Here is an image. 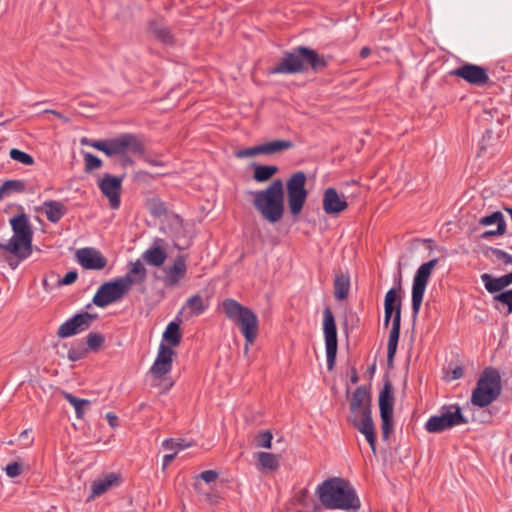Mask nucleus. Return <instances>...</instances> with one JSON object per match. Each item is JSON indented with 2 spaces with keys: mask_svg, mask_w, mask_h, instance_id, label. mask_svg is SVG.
<instances>
[{
  "mask_svg": "<svg viewBox=\"0 0 512 512\" xmlns=\"http://www.w3.org/2000/svg\"><path fill=\"white\" fill-rule=\"evenodd\" d=\"M328 66L327 59L314 49L306 46H297L283 53L282 59L268 69L269 74H298L310 68L320 72Z\"/></svg>",
  "mask_w": 512,
  "mask_h": 512,
  "instance_id": "obj_1",
  "label": "nucleus"
},
{
  "mask_svg": "<svg viewBox=\"0 0 512 512\" xmlns=\"http://www.w3.org/2000/svg\"><path fill=\"white\" fill-rule=\"evenodd\" d=\"M349 408V422L365 436L373 454H376V434L372 420L371 395L366 386L361 385L355 389L350 399Z\"/></svg>",
  "mask_w": 512,
  "mask_h": 512,
  "instance_id": "obj_2",
  "label": "nucleus"
},
{
  "mask_svg": "<svg viewBox=\"0 0 512 512\" xmlns=\"http://www.w3.org/2000/svg\"><path fill=\"white\" fill-rule=\"evenodd\" d=\"M320 502L329 509L353 510L360 508L355 489L341 478H330L317 488Z\"/></svg>",
  "mask_w": 512,
  "mask_h": 512,
  "instance_id": "obj_3",
  "label": "nucleus"
},
{
  "mask_svg": "<svg viewBox=\"0 0 512 512\" xmlns=\"http://www.w3.org/2000/svg\"><path fill=\"white\" fill-rule=\"evenodd\" d=\"M401 273H399L397 288H391L385 295L384 299V326L388 327L391 318L392 327L389 333V339L387 343V366L393 368L394 357L397 351L400 328H401V297L399 292L401 291Z\"/></svg>",
  "mask_w": 512,
  "mask_h": 512,
  "instance_id": "obj_4",
  "label": "nucleus"
},
{
  "mask_svg": "<svg viewBox=\"0 0 512 512\" xmlns=\"http://www.w3.org/2000/svg\"><path fill=\"white\" fill-rule=\"evenodd\" d=\"M253 206L269 223L280 221L284 215V187L281 179H275L263 190L252 191Z\"/></svg>",
  "mask_w": 512,
  "mask_h": 512,
  "instance_id": "obj_5",
  "label": "nucleus"
},
{
  "mask_svg": "<svg viewBox=\"0 0 512 512\" xmlns=\"http://www.w3.org/2000/svg\"><path fill=\"white\" fill-rule=\"evenodd\" d=\"M81 143L102 151L108 157L124 156L126 154L142 155L145 152L142 138L133 133H122L104 140L83 138Z\"/></svg>",
  "mask_w": 512,
  "mask_h": 512,
  "instance_id": "obj_6",
  "label": "nucleus"
},
{
  "mask_svg": "<svg viewBox=\"0 0 512 512\" xmlns=\"http://www.w3.org/2000/svg\"><path fill=\"white\" fill-rule=\"evenodd\" d=\"M222 309L226 317L239 327L246 341L245 352H247L249 345L253 344L258 336L257 315L250 308L232 298H227L222 302Z\"/></svg>",
  "mask_w": 512,
  "mask_h": 512,
  "instance_id": "obj_7",
  "label": "nucleus"
},
{
  "mask_svg": "<svg viewBox=\"0 0 512 512\" xmlns=\"http://www.w3.org/2000/svg\"><path fill=\"white\" fill-rule=\"evenodd\" d=\"M13 236L7 243H0V249L25 260L32 254L33 231L26 214L10 219Z\"/></svg>",
  "mask_w": 512,
  "mask_h": 512,
  "instance_id": "obj_8",
  "label": "nucleus"
},
{
  "mask_svg": "<svg viewBox=\"0 0 512 512\" xmlns=\"http://www.w3.org/2000/svg\"><path fill=\"white\" fill-rule=\"evenodd\" d=\"M502 392V380L500 372L494 367H486L477 381L476 387L471 395V403L477 407H487Z\"/></svg>",
  "mask_w": 512,
  "mask_h": 512,
  "instance_id": "obj_9",
  "label": "nucleus"
},
{
  "mask_svg": "<svg viewBox=\"0 0 512 512\" xmlns=\"http://www.w3.org/2000/svg\"><path fill=\"white\" fill-rule=\"evenodd\" d=\"M468 420L462 414L459 405L443 406L439 415L431 416L425 423V429L429 433H441L461 424H467Z\"/></svg>",
  "mask_w": 512,
  "mask_h": 512,
  "instance_id": "obj_10",
  "label": "nucleus"
},
{
  "mask_svg": "<svg viewBox=\"0 0 512 512\" xmlns=\"http://www.w3.org/2000/svg\"><path fill=\"white\" fill-rule=\"evenodd\" d=\"M306 174L298 171L291 175L286 182L287 200L292 215L297 216L301 213L307 199Z\"/></svg>",
  "mask_w": 512,
  "mask_h": 512,
  "instance_id": "obj_11",
  "label": "nucleus"
},
{
  "mask_svg": "<svg viewBox=\"0 0 512 512\" xmlns=\"http://www.w3.org/2000/svg\"><path fill=\"white\" fill-rule=\"evenodd\" d=\"M437 264V258L431 259L430 261L423 263L414 275L412 285V314L414 318L419 314L426 286L432 271Z\"/></svg>",
  "mask_w": 512,
  "mask_h": 512,
  "instance_id": "obj_12",
  "label": "nucleus"
},
{
  "mask_svg": "<svg viewBox=\"0 0 512 512\" xmlns=\"http://www.w3.org/2000/svg\"><path fill=\"white\" fill-rule=\"evenodd\" d=\"M129 292L128 280L116 278L103 283L95 293L92 302L97 307L104 308L119 301Z\"/></svg>",
  "mask_w": 512,
  "mask_h": 512,
  "instance_id": "obj_13",
  "label": "nucleus"
},
{
  "mask_svg": "<svg viewBox=\"0 0 512 512\" xmlns=\"http://www.w3.org/2000/svg\"><path fill=\"white\" fill-rule=\"evenodd\" d=\"M323 330L326 345L327 369L332 370L335 365L337 355V328L335 319L330 308L323 312Z\"/></svg>",
  "mask_w": 512,
  "mask_h": 512,
  "instance_id": "obj_14",
  "label": "nucleus"
},
{
  "mask_svg": "<svg viewBox=\"0 0 512 512\" xmlns=\"http://www.w3.org/2000/svg\"><path fill=\"white\" fill-rule=\"evenodd\" d=\"M449 74L461 78L470 85L477 87L486 86L490 82L487 69L471 63H465L450 71Z\"/></svg>",
  "mask_w": 512,
  "mask_h": 512,
  "instance_id": "obj_15",
  "label": "nucleus"
},
{
  "mask_svg": "<svg viewBox=\"0 0 512 512\" xmlns=\"http://www.w3.org/2000/svg\"><path fill=\"white\" fill-rule=\"evenodd\" d=\"M96 319L97 314H90L88 312L76 314L60 325L57 336L59 338H68L81 333L87 330Z\"/></svg>",
  "mask_w": 512,
  "mask_h": 512,
  "instance_id": "obj_16",
  "label": "nucleus"
},
{
  "mask_svg": "<svg viewBox=\"0 0 512 512\" xmlns=\"http://www.w3.org/2000/svg\"><path fill=\"white\" fill-rule=\"evenodd\" d=\"M124 177L125 175L112 176L106 173L98 182L100 191L108 198L109 205L112 209H118L120 207V195Z\"/></svg>",
  "mask_w": 512,
  "mask_h": 512,
  "instance_id": "obj_17",
  "label": "nucleus"
},
{
  "mask_svg": "<svg viewBox=\"0 0 512 512\" xmlns=\"http://www.w3.org/2000/svg\"><path fill=\"white\" fill-rule=\"evenodd\" d=\"M293 147L290 140H274L261 145L240 149L235 152V157L239 159L253 157L259 154H274L276 152L288 150Z\"/></svg>",
  "mask_w": 512,
  "mask_h": 512,
  "instance_id": "obj_18",
  "label": "nucleus"
},
{
  "mask_svg": "<svg viewBox=\"0 0 512 512\" xmlns=\"http://www.w3.org/2000/svg\"><path fill=\"white\" fill-rule=\"evenodd\" d=\"M174 355L175 351L172 347L161 343L159 345L157 357L150 368V373L158 378L169 373L172 368Z\"/></svg>",
  "mask_w": 512,
  "mask_h": 512,
  "instance_id": "obj_19",
  "label": "nucleus"
},
{
  "mask_svg": "<svg viewBox=\"0 0 512 512\" xmlns=\"http://www.w3.org/2000/svg\"><path fill=\"white\" fill-rule=\"evenodd\" d=\"M76 258L83 268L89 270H101L107 265V259L92 247L78 249Z\"/></svg>",
  "mask_w": 512,
  "mask_h": 512,
  "instance_id": "obj_20",
  "label": "nucleus"
},
{
  "mask_svg": "<svg viewBox=\"0 0 512 512\" xmlns=\"http://www.w3.org/2000/svg\"><path fill=\"white\" fill-rule=\"evenodd\" d=\"M323 210L327 215H336L344 211L348 207V203L344 196H340L335 188L329 187L324 191Z\"/></svg>",
  "mask_w": 512,
  "mask_h": 512,
  "instance_id": "obj_21",
  "label": "nucleus"
},
{
  "mask_svg": "<svg viewBox=\"0 0 512 512\" xmlns=\"http://www.w3.org/2000/svg\"><path fill=\"white\" fill-rule=\"evenodd\" d=\"M478 224L481 226H487L488 224L496 225L495 229L486 230L480 235V238L483 240L490 239L494 236H501L506 232V221L503 213L500 211H495L489 215L482 216L478 220Z\"/></svg>",
  "mask_w": 512,
  "mask_h": 512,
  "instance_id": "obj_22",
  "label": "nucleus"
},
{
  "mask_svg": "<svg viewBox=\"0 0 512 512\" xmlns=\"http://www.w3.org/2000/svg\"><path fill=\"white\" fill-rule=\"evenodd\" d=\"M208 307V298H203L201 295L195 294L186 300L182 308V313L185 314L186 319H190L200 316L208 309Z\"/></svg>",
  "mask_w": 512,
  "mask_h": 512,
  "instance_id": "obj_23",
  "label": "nucleus"
},
{
  "mask_svg": "<svg viewBox=\"0 0 512 512\" xmlns=\"http://www.w3.org/2000/svg\"><path fill=\"white\" fill-rule=\"evenodd\" d=\"M187 266L185 258L179 256L175 259L173 265L166 270L164 284L167 287L176 285L181 279L185 277Z\"/></svg>",
  "mask_w": 512,
  "mask_h": 512,
  "instance_id": "obj_24",
  "label": "nucleus"
},
{
  "mask_svg": "<svg viewBox=\"0 0 512 512\" xmlns=\"http://www.w3.org/2000/svg\"><path fill=\"white\" fill-rule=\"evenodd\" d=\"M147 277V270L143 264V262L138 259L134 262H130V268L128 272L121 277H118L120 280H128L129 282V291L132 286L135 284H142L145 282Z\"/></svg>",
  "mask_w": 512,
  "mask_h": 512,
  "instance_id": "obj_25",
  "label": "nucleus"
},
{
  "mask_svg": "<svg viewBox=\"0 0 512 512\" xmlns=\"http://www.w3.org/2000/svg\"><path fill=\"white\" fill-rule=\"evenodd\" d=\"M481 280L489 293H496L512 283V272L497 278L492 277L488 273H484L481 275Z\"/></svg>",
  "mask_w": 512,
  "mask_h": 512,
  "instance_id": "obj_26",
  "label": "nucleus"
},
{
  "mask_svg": "<svg viewBox=\"0 0 512 512\" xmlns=\"http://www.w3.org/2000/svg\"><path fill=\"white\" fill-rule=\"evenodd\" d=\"M42 211L45 213L48 221L57 223L66 214V207L60 201L47 200L42 205Z\"/></svg>",
  "mask_w": 512,
  "mask_h": 512,
  "instance_id": "obj_27",
  "label": "nucleus"
},
{
  "mask_svg": "<svg viewBox=\"0 0 512 512\" xmlns=\"http://www.w3.org/2000/svg\"><path fill=\"white\" fill-rule=\"evenodd\" d=\"M149 31L153 36L165 45H172L174 43V36L171 30L163 23L152 20L149 22Z\"/></svg>",
  "mask_w": 512,
  "mask_h": 512,
  "instance_id": "obj_28",
  "label": "nucleus"
},
{
  "mask_svg": "<svg viewBox=\"0 0 512 512\" xmlns=\"http://www.w3.org/2000/svg\"><path fill=\"white\" fill-rule=\"evenodd\" d=\"M141 257L148 265L160 267L164 264L167 253L161 246H152L144 251Z\"/></svg>",
  "mask_w": 512,
  "mask_h": 512,
  "instance_id": "obj_29",
  "label": "nucleus"
},
{
  "mask_svg": "<svg viewBox=\"0 0 512 512\" xmlns=\"http://www.w3.org/2000/svg\"><path fill=\"white\" fill-rule=\"evenodd\" d=\"M394 389L390 380H385L384 386L379 393L380 411H391L393 413Z\"/></svg>",
  "mask_w": 512,
  "mask_h": 512,
  "instance_id": "obj_30",
  "label": "nucleus"
},
{
  "mask_svg": "<svg viewBox=\"0 0 512 512\" xmlns=\"http://www.w3.org/2000/svg\"><path fill=\"white\" fill-rule=\"evenodd\" d=\"M350 290V277L346 273L336 274L334 278V296L337 300L348 297Z\"/></svg>",
  "mask_w": 512,
  "mask_h": 512,
  "instance_id": "obj_31",
  "label": "nucleus"
},
{
  "mask_svg": "<svg viewBox=\"0 0 512 512\" xmlns=\"http://www.w3.org/2000/svg\"><path fill=\"white\" fill-rule=\"evenodd\" d=\"M256 456L260 470L276 471L280 466L279 459L275 454L258 452Z\"/></svg>",
  "mask_w": 512,
  "mask_h": 512,
  "instance_id": "obj_32",
  "label": "nucleus"
},
{
  "mask_svg": "<svg viewBox=\"0 0 512 512\" xmlns=\"http://www.w3.org/2000/svg\"><path fill=\"white\" fill-rule=\"evenodd\" d=\"M118 481V477L114 474H108L103 479H99L94 481L92 484V496H99L105 493L109 488H111Z\"/></svg>",
  "mask_w": 512,
  "mask_h": 512,
  "instance_id": "obj_33",
  "label": "nucleus"
},
{
  "mask_svg": "<svg viewBox=\"0 0 512 512\" xmlns=\"http://www.w3.org/2000/svg\"><path fill=\"white\" fill-rule=\"evenodd\" d=\"M278 172L275 165H254L253 178L257 182H265L272 178Z\"/></svg>",
  "mask_w": 512,
  "mask_h": 512,
  "instance_id": "obj_34",
  "label": "nucleus"
},
{
  "mask_svg": "<svg viewBox=\"0 0 512 512\" xmlns=\"http://www.w3.org/2000/svg\"><path fill=\"white\" fill-rule=\"evenodd\" d=\"M62 395L75 409L76 417L82 419L84 416L85 408L90 405V401L87 399H81L69 392L63 391Z\"/></svg>",
  "mask_w": 512,
  "mask_h": 512,
  "instance_id": "obj_35",
  "label": "nucleus"
},
{
  "mask_svg": "<svg viewBox=\"0 0 512 512\" xmlns=\"http://www.w3.org/2000/svg\"><path fill=\"white\" fill-rule=\"evenodd\" d=\"M182 334L180 332L179 324L176 322H170L164 333L163 340L169 343L171 346H178L181 342Z\"/></svg>",
  "mask_w": 512,
  "mask_h": 512,
  "instance_id": "obj_36",
  "label": "nucleus"
},
{
  "mask_svg": "<svg viewBox=\"0 0 512 512\" xmlns=\"http://www.w3.org/2000/svg\"><path fill=\"white\" fill-rule=\"evenodd\" d=\"M25 191V183L22 180H7L0 186V200L12 193Z\"/></svg>",
  "mask_w": 512,
  "mask_h": 512,
  "instance_id": "obj_37",
  "label": "nucleus"
},
{
  "mask_svg": "<svg viewBox=\"0 0 512 512\" xmlns=\"http://www.w3.org/2000/svg\"><path fill=\"white\" fill-rule=\"evenodd\" d=\"M105 342V337L99 332H90L86 337L87 350L97 351Z\"/></svg>",
  "mask_w": 512,
  "mask_h": 512,
  "instance_id": "obj_38",
  "label": "nucleus"
},
{
  "mask_svg": "<svg viewBox=\"0 0 512 512\" xmlns=\"http://www.w3.org/2000/svg\"><path fill=\"white\" fill-rule=\"evenodd\" d=\"M191 445H192L191 443L186 442L184 439H173V438L165 439L162 443V446L164 449L173 450V452L177 451V453L180 450L190 447Z\"/></svg>",
  "mask_w": 512,
  "mask_h": 512,
  "instance_id": "obj_39",
  "label": "nucleus"
},
{
  "mask_svg": "<svg viewBox=\"0 0 512 512\" xmlns=\"http://www.w3.org/2000/svg\"><path fill=\"white\" fill-rule=\"evenodd\" d=\"M380 417L382 436L384 439H388L393 423V413L391 411H380Z\"/></svg>",
  "mask_w": 512,
  "mask_h": 512,
  "instance_id": "obj_40",
  "label": "nucleus"
},
{
  "mask_svg": "<svg viewBox=\"0 0 512 512\" xmlns=\"http://www.w3.org/2000/svg\"><path fill=\"white\" fill-rule=\"evenodd\" d=\"M9 155H10L11 159H13L17 162H20L24 165L30 166V165L34 164L33 157L30 154H28L24 151H21L19 149H16V148L11 149L9 152Z\"/></svg>",
  "mask_w": 512,
  "mask_h": 512,
  "instance_id": "obj_41",
  "label": "nucleus"
},
{
  "mask_svg": "<svg viewBox=\"0 0 512 512\" xmlns=\"http://www.w3.org/2000/svg\"><path fill=\"white\" fill-rule=\"evenodd\" d=\"M86 354L87 348L82 343H78L77 345L72 346L68 350L67 357L70 361L75 362L85 358Z\"/></svg>",
  "mask_w": 512,
  "mask_h": 512,
  "instance_id": "obj_42",
  "label": "nucleus"
},
{
  "mask_svg": "<svg viewBox=\"0 0 512 512\" xmlns=\"http://www.w3.org/2000/svg\"><path fill=\"white\" fill-rule=\"evenodd\" d=\"M85 171L91 172L102 166V160L91 153L84 154Z\"/></svg>",
  "mask_w": 512,
  "mask_h": 512,
  "instance_id": "obj_43",
  "label": "nucleus"
},
{
  "mask_svg": "<svg viewBox=\"0 0 512 512\" xmlns=\"http://www.w3.org/2000/svg\"><path fill=\"white\" fill-rule=\"evenodd\" d=\"M488 251L492 256H494L497 260L502 261L505 265H512V255L508 254L504 250L490 247Z\"/></svg>",
  "mask_w": 512,
  "mask_h": 512,
  "instance_id": "obj_44",
  "label": "nucleus"
},
{
  "mask_svg": "<svg viewBox=\"0 0 512 512\" xmlns=\"http://www.w3.org/2000/svg\"><path fill=\"white\" fill-rule=\"evenodd\" d=\"M493 299L506 305L508 307V314L512 313V289L495 295Z\"/></svg>",
  "mask_w": 512,
  "mask_h": 512,
  "instance_id": "obj_45",
  "label": "nucleus"
},
{
  "mask_svg": "<svg viewBox=\"0 0 512 512\" xmlns=\"http://www.w3.org/2000/svg\"><path fill=\"white\" fill-rule=\"evenodd\" d=\"M273 436L270 431L260 432L256 437V444L258 447L270 449Z\"/></svg>",
  "mask_w": 512,
  "mask_h": 512,
  "instance_id": "obj_46",
  "label": "nucleus"
},
{
  "mask_svg": "<svg viewBox=\"0 0 512 512\" xmlns=\"http://www.w3.org/2000/svg\"><path fill=\"white\" fill-rule=\"evenodd\" d=\"M78 278V273L75 270L69 271L63 278L57 280L58 286L71 285Z\"/></svg>",
  "mask_w": 512,
  "mask_h": 512,
  "instance_id": "obj_47",
  "label": "nucleus"
},
{
  "mask_svg": "<svg viewBox=\"0 0 512 512\" xmlns=\"http://www.w3.org/2000/svg\"><path fill=\"white\" fill-rule=\"evenodd\" d=\"M21 470V464L17 462L9 463L5 468L6 475L10 478H15L19 476L21 474Z\"/></svg>",
  "mask_w": 512,
  "mask_h": 512,
  "instance_id": "obj_48",
  "label": "nucleus"
},
{
  "mask_svg": "<svg viewBox=\"0 0 512 512\" xmlns=\"http://www.w3.org/2000/svg\"><path fill=\"white\" fill-rule=\"evenodd\" d=\"M199 477L206 483H211L218 478V473L215 470H205L200 473Z\"/></svg>",
  "mask_w": 512,
  "mask_h": 512,
  "instance_id": "obj_49",
  "label": "nucleus"
},
{
  "mask_svg": "<svg viewBox=\"0 0 512 512\" xmlns=\"http://www.w3.org/2000/svg\"><path fill=\"white\" fill-rule=\"evenodd\" d=\"M151 213L155 216H161L162 214H165L166 208L164 207L163 203L160 201L153 202V206L151 207Z\"/></svg>",
  "mask_w": 512,
  "mask_h": 512,
  "instance_id": "obj_50",
  "label": "nucleus"
},
{
  "mask_svg": "<svg viewBox=\"0 0 512 512\" xmlns=\"http://www.w3.org/2000/svg\"><path fill=\"white\" fill-rule=\"evenodd\" d=\"M177 456V451H174L170 454H166L163 457L162 469L165 470L167 466L175 459Z\"/></svg>",
  "mask_w": 512,
  "mask_h": 512,
  "instance_id": "obj_51",
  "label": "nucleus"
},
{
  "mask_svg": "<svg viewBox=\"0 0 512 512\" xmlns=\"http://www.w3.org/2000/svg\"><path fill=\"white\" fill-rule=\"evenodd\" d=\"M30 431H31L30 429H26V430L22 431L21 434L19 435V438L21 440L26 441L25 446H30L33 443V438L29 437Z\"/></svg>",
  "mask_w": 512,
  "mask_h": 512,
  "instance_id": "obj_52",
  "label": "nucleus"
},
{
  "mask_svg": "<svg viewBox=\"0 0 512 512\" xmlns=\"http://www.w3.org/2000/svg\"><path fill=\"white\" fill-rule=\"evenodd\" d=\"M464 374L463 368L460 366L455 367L451 372V380L460 379Z\"/></svg>",
  "mask_w": 512,
  "mask_h": 512,
  "instance_id": "obj_53",
  "label": "nucleus"
},
{
  "mask_svg": "<svg viewBox=\"0 0 512 512\" xmlns=\"http://www.w3.org/2000/svg\"><path fill=\"white\" fill-rule=\"evenodd\" d=\"M106 419L111 427L114 428L118 425V417L114 413L108 412L106 414Z\"/></svg>",
  "mask_w": 512,
  "mask_h": 512,
  "instance_id": "obj_54",
  "label": "nucleus"
},
{
  "mask_svg": "<svg viewBox=\"0 0 512 512\" xmlns=\"http://www.w3.org/2000/svg\"><path fill=\"white\" fill-rule=\"evenodd\" d=\"M121 164L123 167L132 166L134 164V161L130 156H128V154H126L124 156H121Z\"/></svg>",
  "mask_w": 512,
  "mask_h": 512,
  "instance_id": "obj_55",
  "label": "nucleus"
},
{
  "mask_svg": "<svg viewBox=\"0 0 512 512\" xmlns=\"http://www.w3.org/2000/svg\"><path fill=\"white\" fill-rule=\"evenodd\" d=\"M371 53V50L370 48L368 47H363L361 50H360V57L361 58H366L370 55Z\"/></svg>",
  "mask_w": 512,
  "mask_h": 512,
  "instance_id": "obj_56",
  "label": "nucleus"
},
{
  "mask_svg": "<svg viewBox=\"0 0 512 512\" xmlns=\"http://www.w3.org/2000/svg\"><path fill=\"white\" fill-rule=\"evenodd\" d=\"M350 381L353 384H356L359 381V377H358L357 371L355 369H353V371H352Z\"/></svg>",
  "mask_w": 512,
  "mask_h": 512,
  "instance_id": "obj_57",
  "label": "nucleus"
},
{
  "mask_svg": "<svg viewBox=\"0 0 512 512\" xmlns=\"http://www.w3.org/2000/svg\"><path fill=\"white\" fill-rule=\"evenodd\" d=\"M43 287L45 291L51 290V287L49 286L48 280L46 278L43 279Z\"/></svg>",
  "mask_w": 512,
  "mask_h": 512,
  "instance_id": "obj_58",
  "label": "nucleus"
},
{
  "mask_svg": "<svg viewBox=\"0 0 512 512\" xmlns=\"http://www.w3.org/2000/svg\"><path fill=\"white\" fill-rule=\"evenodd\" d=\"M46 112H49V113H52L54 114L55 116H57L58 118H64L63 115L55 110H47Z\"/></svg>",
  "mask_w": 512,
  "mask_h": 512,
  "instance_id": "obj_59",
  "label": "nucleus"
},
{
  "mask_svg": "<svg viewBox=\"0 0 512 512\" xmlns=\"http://www.w3.org/2000/svg\"><path fill=\"white\" fill-rule=\"evenodd\" d=\"M147 162L151 165L158 166L160 165L159 161L148 159Z\"/></svg>",
  "mask_w": 512,
  "mask_h": 512,
  "instance_id": "obj_60",
  "label": "nucleus"
},
{
  "mask_svg": "<svg viewBox=\"0 0 512 512\" xmlns=\"http://www.w3.org/2000/svg\"><path fill=\"white\" fill-rule=\"evenodd\" d=\"M50 275H51V277H55L56 276L54 272H51Z\"/></svg>",
  "mask_w": 512,
  "mask_h": 512,
  "instance_id": "obj_61",
  "label": "nucleus"
},
{
  "mask_svg": "<svg viewBox=\"0 0 512 512\" xmlns=\"http://www.w3.org/2000/svg\"><path fill=\"white\" fill-rule=\"evenodd\" d=\"M2 116V112H0V117Z\"/></svg>",
  "mask_w": 512,
  "mask_h": 512,
  "instance_id": "obj_62",
  "label": "nucleus"
}]
</instances>
